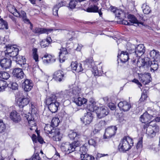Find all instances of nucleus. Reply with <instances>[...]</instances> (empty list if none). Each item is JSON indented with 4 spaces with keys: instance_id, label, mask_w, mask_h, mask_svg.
I'll list each match as a JSON object with an SVG mask.
<instances>
[{
    "instance_id": "c756f323",
    "label": "nucleus",
    "mask_w": 160,
    "mask_h": 160,
    "mask_svg": "<svg viewBox=\"0 0 160 160\" xmlns=\"http://www.w3.org/2000/svg\"><path fill=\"white\" fill-rule=\"evenodd\" d=\"M115 15L116 17L120 20H123L128 15V13H125L123 11L120 9H117Z\"/></svg>"
},
{
    "instance_id": "49530a36",
    "label": "nucleus",
    "mask_w": 160,
    "mask_h": 160,
    "mask_svg": "<svg viewBox=\"0 0 160 160\" xmlns=\"http://www.w3.org/2000/svg\"><path fill=\"white\" fill-rule=\"evenodd\" d=\"M106 125V122L102 120L100 121L97 125H96V128H99L100 129H101Z\"/></svg>"
},
{
    "instance_id": "f704fd0d",
    "label": "nucleus",
    "mask_w": 160,
    "mask_h": 160,
    "mask_svg": "<svg viewBox=\"0 0 160 160\" xmlns=\"http://www.w3.org/2000/svg\"><path fill=\"white\" fill-rule=\"evenodd\" d=\"M8 86V84L6 81L0 80V92H3L5 91Z\"/></svg>"
},
{
    "instance_id": "09e8293b",
    "label": "nucleus",
    "mask_w": 160,
    "mask_h": 160,
    "mask_svg": "<svg viewBox=\"0 0 160 160\" xmlns=\"http://www.w3.org/2000/svg\"><path fill=\"white\" fill-rule=\"evenodd\" d=\"M32 140L33 141V142L34 144V148L35 150L36 149V148H37L36 144L38 142L37 140L36 136L34 134H32Z\"/></svg>"
},
{
    "instance_id": "052dcab7",
    "label": "nucleus",
    "mask_w": 160,
    "mask_h": 160,
    "mask_svg": "<svg viewBox=\"0 0 160 160\" xmlns=\"http://www.w3.org/2000/svg\"><path fill=\"white\" fill-rule=\"evenodd\" d=\"M132 81L133 82H134L135 83L137 84V85H138V87L140 88L141 89V87L142 86V85L141 84V83L140 82H139L138 80L136 79H134ZM141 90H142V89H141Z\"/></svg>"
},
{
    "instance_id": "37998d69",
    "label": "nucleus",
    "mask_w": 160,
    "mask_h": 160,
    "mask_svg": "<svg viewBox=\"0 0 160 160\" xmlns=\"http://www.w3.org/2000/svg\"><path fill=\"white\" fill-rule=\"evenodd\" d=\"M92 72L94 75L96 76H101L102 73V71L100 70L99 71L96 67H95L92 68Z\"/></svg>"
},
{
    "instance_id": "f8f14e48",
    "label": "nucleus",
    "mask_w": 160,
    "mask_h": 160,
    "mask_svg": "<svg viewBox=\"0 0 160 160\" xmlns=\"http://www.w3.org/2000/svg\"><path fill=\"white\" fill-rule=\"evenodd\" d=\"M128 19L129 20L128 22L127 20H124V19L122 20V23L125 25H131L133 24H137L138 25L139 24H142V23L138 21L135 16L129 14L127 15Z\"/></svg>"
},
{
    "instance_id": "338daca9",
    "label": "nucleus",
    "mask_w": 160,
    "mask_h": 160,
    "mask_svg": "<svg viewBox=\"0 0 160 160\" xmlns=\"http://www.w3.org/2000/svg\"><path fill=\"white\" fill-rule=\"evenodd\" d=\"M101 9L102 8H101L99 9H98V12H98V14H99V16L100 17H102V13L101 12Z\"/></svg>"
},
{
    "instance_id": "20e7f679",
    "label": "nucleus",
    "mask_w": 160,
    "mask_h": 160,
    "mask_svg": "<svg viewBox=\"0 0 160 160\" xmlns=\"http://www.w3.org/2000/svg\"><path fill=\"white\" fill-rule=\"evenodd\" d=\"M133 145L132 139L129 137L125 136L121 140L118 147V149L120 152H125L131 149Z\"/></svg>"
},
{
    "instance_id": "f03ea898",
    "label": "nucleus",
    "mask_w": 160,
    "mask_h": 160,
    "mask_svg": "<svg viewBox=\"0 0 160 160\" xmlns=\"http://www.w3.org/2000/svg\"><path fill=\"white\" fill-rule=\"evenodd\" d=\"M64 91L67 92L64 96L66 99H72L73 102L78 106H81L87 102V99L78 97L81 93V89L78 86L73 85L72 88L68 90H66Z\"/></svg>"
},
{
    "instance_id": "423d86ee",
    "label": "nucleus",
    "mask_w": 160,
    "mask_h": 160,
    "mask_svg": "<svg viewBox=\"0 0 160 160\" xmlns=\"http://www.w3.org/2000/svg\"><path fill=\"white\" fill-rule=\"evenodd\" d=\"M137 64L139 65V63L141 65L139 67L146 66L147 67L148 65L150 64L151 67V71H154L157 70L158 65V62L155 60L150 61V59L148 57H145L144 58H139L137 61Z\"/></svg>"
},
{
    "instance_id": "6e6d98bb",
    "label": "nucleus",
    "mask_w": 160,
    "mask_h": 160,
    "mask_svg": "<svg viewBox=\"0 0 160 160\" xmlns=\"http://www.w3.org/2000/svg\"><path fill=\"white\" fill-rule=\"evenodd\" d=\"M18 85L16 82H12L11 84V88L14 90H16L18 89Z\"/></svg>"
},
{
    "instance_id": "e2e57ef3",
    "label": "nucleus",
    "mask_w": 160,
    "mask_h": 160,
    "mask_svg": "<svg viewBox=\"0 0 160 160\" xmlns=\"http://www.w3.org/2000/svg\"><path fill=\"white\" fill-rule=\"evenodd\" d=\"M53 157V158H55V159H58L60 158V155L57 151H56Z\"/></svg>"
},
{
    "instance_id": "680f3d73",
    "label": "nucleus",
    "mask_w": 160,
    "mask_h": 160,
    "mask_svg": "<svg viewBox=\"0 0 160 160\" xmlns=\"http://www.w3.org/2000/svg\"><path fill=\"white\" fill-rule=\"evenodd\" d=\"M38 134V137H37V140L40 143L42 144L43 142V138L39 136L38 134Z\"/></svg>"
},
{
    "instance_id": "a878e982",
    "label": "nucleus",
    "mask_w": 160,
    "mask_h": 160,
    "mask_svg": "<svg viewBox=\"0 0 160 160\" xmlns=\"http://www.w3.org/2000/svg\"><path fill=\"white\" fill-rule=\"evenodd\" d=\"M153 118V116L146 112L141 116L140 120L142 123H146L151 120Z\"/></svg>"
},
{
    "instance_id": "7c9ffc66",
    "label": "nucleus",
    "mask_w": 160,
    "mask_h": 160,
    "mask_svg": "<svg viewBox=\"0 0 160 160\" xmlns=\"http://www.w3.org/2000/svg\"><path fill=\"white\" fill-rule=\"evenodd\" d=\"M44 63L47 64L53 62L55 61V58L54 56H52L50 55H45L42 58Z\"/></svg>"
},
{
    "instance_id": "412c9836",
    "label": "nucleus",
    "mask_w": 160,
    "mask_h": 160,
    "mask_svg": "<svg viewBox=\"0 0 160 160\" xmlns=\"http://www.w3.org/2000/svg\"><path fill=\"white\" fill-rule=\"evenodd\" d=\"M12 74L15 77L19 79L23 78L24 74L22 69L19 68H16L13 69Z\"/></svg>"
},
{
    "instance_id": "c85d7f7f",
    "label": "nucleus",
    "mask_w": 160,
    "mask_h": 160,
    "mask_svg": "<svg viewBox=\"0 0 160 160\" xmlns=\"http://www.w3.org/2000/svg\"><path fill=\"white\" fill-rule=\"evenodd\" d=\"M23 86L25 91L29 92L32 88L33 84L31 80L29 79H26L23 83Z\"/></svg>"
},
{
    "instance_id": "cd10ccee",
    "label": "nucleus",
    "mask_w": 160,
    "mask_h": 160,
    "mask_svg": "<svg viewBox=\"0 0 160 160\" xmlns=\"http://www.w3.org/2000/svg\"><path fill=\"white\" fill-rule=\"evenodd\" d=\"M15 61L17 63L20 65L22 68H25L27 66L26 63V59L24 57L21 56H19L17 57Z\"/></svg>"
},
{
    "instance_id": "0eeeda50",
    "label": "nucleus",
    "mask_w": 160,
    "mask_h": 160,
    "mask_svg": "<svg viewBox=\"0 0 160 160\" xmlns=\"http://www.w3.org/2000/svg\"><path fill=\"white\" fill-rule=\"evenodd\" d=\"M79 142L74 141L70 143L68 142L62 143L61 145V149L62 152H65L66 154H69L75 150L76 148L79 146Z\"/></svg>"
},
{
    "instance_id": "7ed1b4c3",
    "label": "nucleus",
    "mask_w": 160,
    "mask_h": 160,
    "mask_svg": "<svg viewBox=\"0 0 160 160\" xmlns=\"http://www.w3.org/2000/svg\"><path fill=\"white\" fill-rule=\"evenodd\" d=\"M88 108L90 112H95L97 117L101 118L106 116L109 113V110L105 106L98 107L96 106V103L93 99L89 101Z\"/></svg>"
},
{
    "instance_id": "6e6552de",
    "label": "nucleus",
    "mask_w": 160,
    "mask_h": 160,
    "mask_svg": "<svg viewBox=\"0 0 160 160\" xmlns=\"http://www.w3.org/2000/svg\"><path fill=\"white\" fill-rule=\"evenodd\" d=\"M11 8L12 9V12L10 11L11 13H12L13 15L17 17H19L21 18L22 21L24 23L30 24V28L32 29V25L29 19H28L27 17L26 13L25 11L23 10H21L20 12L18 11V10L16 9L14 6H12Z\"/></svg>"
},
{
    "instance_id": "bf43d9fd",
    "label": "nucleus",
    "mask_w": 160,
    "mask_h": 160,
    "mask_svg": "<svg viewBox=\"0 0 160 160\" xmlns=\"http://www.w3.org/2000/svg\"><path fill=\"white\" fill-rule=\"evenodd\" d=\"M88 143L89 145L94 146L96 145V142L94 139L92 138L88 140Z\"/></svg>"
},
{
    "instance_id": "0e129e2a",
    "label": "nucleus",
    "mask_w": 160,
    "mask_h": 160,
    "mask_svg": "<svg viewBox=\"0 0 160 160\" xmlns=\"http://www.w3.org/2000/svg\"><path fill=\"white\" fill-rule=\"evenodd\" d=\"M110 8L111 11L114 14H115V13H116V11H117V9H118L117 8H116L112 6H111Z\"/></svg>"
},
{
    "instance_id": "2f4dec72",
    "label": "nucleus",
    "mask_w": 160,
    "mask_h": 160,
    "mask_svg": "<svg viewBox=\"0 0 160 160\" xmlns=\"http://www.w3.org/2000/svg\"><path fill=\"white\" fill-rule=\"evenodd\" d=\"M149 54L151 58L150 59H152L153 60H155L156 59H160V53L158 51L153 49L150 51ZM149 59H150V58Z\"/></svg>"
},
{
    "instance_id": "a18cd8bd",
    "label": "nucleus",
    "mask_w": 160,
    "mask_h": 160,
    "mask_svg": "<svg viewBox=\"0 0 160 160\" xmlns=\"http://www.w3.org/2000/svg\"><path fill=\"white\" fill-rule=\"evenodd\" d=\"M6 129V126L3 121L0 119V132H4Z\"/></svg>"
},
{
    "instance_id": "864d4df0",
    "label": "nucleus",
    "mask_w": 160,
    "mask_h": 160,
    "mask_svg": "<svg viewBox=\"0 0 160 160\" xmlns=\"http://www.w3.org/2000/svg\"><path fill=\"white\" fill-rule=\"evenodd\" d=\"M59 8L55 6H54L53 9V14L55 16H58V12Z\"/></svg>"
},
{
    "instance_id": "9b49d317",
    "label": "nucleus",
    "mask_w": 160,
    "mask_h": 160,
    "mask_svg": "<svg viewBox=\"0 0 160 160\" xmlns=\"http://www.w3.org/2000/svg\"><path fill=\"white\" fill-rule=\"evenodd\" d=\"M117 128L116 126H112L107 128L105 131L103 138L104 139H109L114 136Z\"/></svg>"
},
{
    "instance_id": "5701e85b",
    "label": "nucleus",
    "mask_w": 160,
    "mask_h": 160,
    "mask_svg": "<svg viewBox=\"0 0 160 160\" xmlns=\"http://www.w3.org/2000/svg\"><path fill=\"white\" fill-rule=\"evenodd\" d=\"M68 54V53L66 48H62L60 49L59 55L60 62H63L65 61V60L67 59Z\"/></svg>"
},
{
    "instance_id": "603ef678",
    "label": "nucleus",
    "mask_w": 160,
    "mask_h": 160,
    "mask_svg": "<svg viewBox=\"0 0 160 160\" xmlns=\"http://www.w3.org/2000/svg\"><path fill=\"white\" fill-rule=\"evenodd\" d=\"M66 4V2L65 1H61L55 6L58 8L61 7L65 6Z\"/></svg>"
},
{
    "instance_id": "39448f33",
    "label": "nucleus",
    "mask_w": 160,
    "mask_h": 160,
    "mask_svg": "<svg viewBox=\"0 0 160 160\" xmlns=\"http://www.w3.org/2000/svg\"><path fill=\"white\" fill-rule=\"evenodd\" d=\"M142 130L143 132H146L148 138H151L154 137L156 133L159 132V127L156 123L153 125L147 123L143 125Z\"/></svg>"
},
{
    "instance_id": "f3484780",
    "label": "nucleus",
    "mask_w": 160,
    "mask_h": 160,
    "mask_svg": "<svg viewBox=\"0 0 160 160\" xmlns=\"http://www.w3.org/2000/svg\"><path fill=\"white\" fill-rule=\"evenodd\" d=\"M9 118L11 120L16 123L19 122L21 120L20 114L16 110H12L10 113Z\"/></svg>"
},
{
    "instance_id": "f257e3e1",
    "label": "nucleus",
    "mask_w": 160,
    "mask_h": 160,
    "mask_svg": "<svg viewBox=\"0 0 160 160\" xmlns=\"http://www.w3.org/2000/svg\"><path fill=\"white\" fill-rule=\"evenodd\" d=\"M66 93V91H62L55 95L52 94L49 97L46 98L45 102L51 112H56L59 108L60 103L63 102L66 100L64 97Z\"/></svg>"
},
{
    "instance_id": "ea45409f",
    "label": "nucleus",
    "mask_w": 160,
    "mask_h": 160,
    "mask_svg": "<svg viewBox=\"0 0 160 160\" xmlns=\"http://www.w3.org/2000/svg\"><path fill=\"white\" fill-rule=\"evenodd\" d=\"M10 77V75L8 72L4 71H0V78L7 80Z\"/></svg>"
},
{
    "instance_id": "1a4fd4ad",
    "label": "nucleus",
    "mask_w": 160,
    "mask_h": 160,
    "mask_svg": "<svg viewBox=\"0 0 160 160\" xmlns=\"http://www.w3.org/2000/svg\"><path fill=\"white\" fill-rule=\"evenodd\" d=\"M6 47V51L5 52L6 56L12 58L13 60H14L18 55V49L9 45L7 46Z\"/></svg>"
},
{
    "instance_id": "a211bd4d",
    "label": "nucleus",
    "mask_w": 160,
    "mask_h": 160,
    "mask_svg": "<svg viewBox=\"0 0 160 160\" xmlns=\"http://www.w3.org/2000/svg\"><path fill=\"white\" fill-rule=\"evenodd\" d=\"M30 101V100L28 97H25L24 96L22 98H19L17 100V103L19 108L22 109L29 103Z\"/></svg>"
},
{
    "instance_id": "ddd939ff",
    "label": "nucleus",
    "mask_w": 160,
    "mask_h": 160,
    "mask_svg": "<svg viewBox=\"0 0 160 160\" xmlns=\"http://www.w3.org/2000/svg\"><path fill=\"white\" fill-rule=\"evenodd\" d=\"M24 117L27 120L29 126L31 127L30 128L31 130H35L37 128L36 124L32 114L30 113L24 114Z\"/></svg>"
},
{
    "instance_id": "aec40b11",
    "label": "nucleus",
    "mask_w": 160,
    "mask_h": 160,
    "mask_svg": "<svg viewBox=\"0 0 160 160\" xmlns=\"http://www.w3.org/2000/svg\"><path fill=\"white\" fill-rule=\"evenodd\" d=\"M0 63L2 68L6 69L9 68L11 67L12 61L10 59L4 58L1 59Z\"/></svg>"
},
{
    "instance_id": "2eb2a0df",
    "label": "nucleus",
    "mask_w": 160,
    "mask_h": 160,
    "mask_svg": "<svg viewBox=\"0 0 160 160\" xmlns=\"http://www.w3.org/2000/svg\"><path fill=\"white\" fill-rule=\"evenodd\" d=\"M93 119V116L91 112L85 113L83 117L81 118L82 122L86 125H89Z\"/></svg>"
},
{
    "instance_id": "393cba45",
    "label": "nucleus",
    "mask_w": 160,
    "mask_h": 160,
    "mask_svg": "<svg viewBox=\"0 0 160 160\" xmlns=\"http://www.w3.org/2000/svg\"><path fill=\"white\" fill-rule=\"evenodd\" d=\"M131 54L129 55L126 51H122L120 54H118V60L119 59L123 63L125 62L128 60L130 57L132 56L131 55Z\"/></svg>"
},
{
    "instance_id": "5fc2aeb1",
    "label": "nucleus",
    "mask_w": 160,
    "mask_h": 160,
    "mask_svg": "<svg viewBox=\"0 0 160 160\" xmlns=\"http://www.w3.org/2000/svg\"><path fill=\"white\" fill-rule=\"evenodd\" d=\"M147 97V95L144 93V92L143 91V93H142V94L141 96L139 99V101L142 102L144 101Z\"/></svg>"
},
{
    "instance_id": "69168bd1",
    "label": "nucleus",
    "mask_w": 160,
    "mask_h": 160,
    "mask_svg": "<svg viewBox=\"0 0 160 160\" xmlns=\"http://www.w3.org/2000/svg\"><path fill=\"white\" fill-rule=\"evenodd\" d=\"M82 47V46L81 44H78V46L77 48H76V50L78 51H79L81 50Z\"/></svg>"
},
{
    "instance_id": "13d9d810",
    "label": "nucleus",
    "mask_w": 160,
    "mask_h": 160,
    "mask_svg": "<svg viewBox=\"0 0 160 160\" xmlns=\"http://www.w3.org/2000/svg\"><path fill=\"white\" fill-rule=\"evenodd\" d=\"M108 107L111 110H113L116 109V106L113 103H108Z\"/></svg>"
},
{
    "instance_id": "473e14b6",
    "label": "nucleus",
    "mask_w": 160,
    "mask_h": 160,
    "mask_svg": "<svg viewBox=\"0 0 160 160\" xmlns=\"http://www.w3.org/2000/svg\"><path fill=\"white\" fill-rule=\"evenodd\" d=\"M52 40L50 37H47L46 39L42 40L40 42V45L42 48H44L48 46L52 42Z\"/></svg>"
},
{
    "instance_id": "4d7b16f0",
    "label": "nucleus",
    "mask_w": 160,
    "mask_h": 160,
    "mask_svg": "<svg viewBox=\"0 0 160 160\" xmlns=\"http://www.w3.org/2000/svg\"><path fill=\"white\" fill-rule=\"evenodd\" d=\"M106 156H108V154H101L100 153H98L97 155V157H96V159L97 160H98L100 158Z\"/></svg>"
},
{
    "instance_id": "4be33fe9",
    "label": "nucleus",
    "mask_w": 160,
    "mask_h": 160,
    "mask_svg": "<svg viewBox=\"0 0 160 160\" xmlns=\"http://www.w3.org/2000/svg\"><path fill=\"white\" fill-rule=\"evenodd\" d=\"M118 106L120 110L124 112L128 111L131 108L130 104L126 101L120 102L118 103Z\"/></svg>"
},
{
    "instance_id": "bb28decb",
    "label": "nucleus",
    "mask_w": 160,
    "mask_h": 160,
    "mask_svg": "<svg viewBox=\"0 0 160 160\" xmlns=\"http://www.w3.org/2000/svg\"><path fill=\"white\" fill-rule=\"evenodd\" d=\"M71 66L72 70L75 71L77 72H81L83 70L81 64L78 63L76 61L72 62L71 63Z\"/></svg>"
},
{
    "instance_id": "b1692460",
    "label": "nucleus",
    "mask_w": 160,
    "mask_h": 160,
    "mask_svg": "<svg viewBox=\"0 0 160 160\" xmlns=\"http://www.w3.org/2000/svg\"><path fill=\"white\" fill-rule=\"evenodd\" d=\"M51 136L53 140L56 141H60L62 138V135L60 133L59 129L58 128L53 129L51 133Z\"/></svg>"
},
{
    "instance_id": "3c124183",
    "label": "nucleus",
    "mask_w": 160,
    "mask_h": 160,
    "mask_svg": "<svg viewBox=\"0 0 160 160\" xmlns=\"http://www.w3.org/2000/svg\"><path fill=\"white\" fill-rule=\"evenodd\" d=\"M32 160H42L38 153L33 154L32 157Z\"/></svg>"
},
{
    "instance_id": "a19ab883",
    "label": "nucleus",
    "mask_w": 160,
    "mask_h": 160,
    "mask_svg": "<svg viewBox=\"0 0 160 160\" xmlns=\"http://www.w3.org/2000/svg\"><path fill=\"white\" fill-rule=\"evenodd\" d=\"M79 134L78 133L73 131H71L68 134L69 138L71 139L72 140L74 139L75 138H77Z\"/></svg>"
},
{
    "instance_id": "c9c22d12",
    "label": "nucleus",
    "mask_w": 160,
    "mask_h": 160,
    "mask_svg": "<svg viewBox=\"0 0 160 160\" xmlns=\"http://www.w3.org/2000/svg\"><path fill=\"white\" fill-rule=\"evenodd\" d=\"M80 158L83 160H95V158L91 155L88 154H82L80 155Z\"/></svg>"
},
{
    "instance_id": "8fccbe9b",
    "label": "nucleus",
    "mask_w": 160,
    "mask_h": 160,
    "mask_svg": "<svg viewBox=\"0 0 160 160\" xmlns=\"http://www.w3.org/2000/svg\"><path fill=\"white\" fill-rule=\"evenodd\" d=\"M142 138L141 137L140 139L138 142L137 146L136 148L138 149L139 148H141L142 147Z\"/></svg>"
},
{
    "instance_id": "dca6fc26",
    "label": "nucleus",
    "mask_w": 160,
    "mask_h": 160,
    "mask_svg": "<svg viewBox=\"0 0 160 160\" xmlns=\"http://www.w3.org/2000/svg\"><path fill=\"white\" fill-rule=\"evenodd\" d=\"M139 79L140 81L145 85L149 83L152 79L151 75L148 73L140 74L139 75Z\"/></svg>"
},
{
    "instance_id": "c03bdc74",
    "label": "nucleus",
    "mask_w": 160,
    "mask_h": 160,
    "mask_svg": "<svg viewBox=\"0 0 160 160\" xmlns=\"http://www.w3.org/2000/svg\"><path fill=\"white\" fill-rule=\"evenodd\" d=\"M33 57L36 62L38 61V56L37 53L38 50L36 48H33L32 50Z\"/></svg>"
},
{
    "instance_id": "79ce46f5",
    "label": "nucleus",
    "mask_w": 160,
    "mask_h": 160,
    "mask_svg": "<svg viewBox=\"0 0 160 160\" xmlns=\"http://www.w3.org/2000/svg\"><path fill=\"white\" fill-rule=\"evenodd\" d=\"M53 128L50 125H47L44 128V131L46 133L48 134H51V133L52 132L53 130Z\"/></svg>"
},
{
    "instance_id": "4c0bfd02",
    "label": "nucleus",
    "mask_w": 160,
    "mask_h": 160,
    "mask_svg": "<svg viewBox=\"0 0 160 160\" xmlns=\"http://www.w3.org/2000/svg\"><path fill=\"white\" fill-rule=\"evenodd\" d=\"M8 28L7 22L2 18L0 19V29H7Z\"/></svg>"
},
{
    "instance_id": "9d476101",
    "label": "nucleus",
    "mask_w": 160,
    "mask_h": 160,
    "mask_svg": "<svg viewBox=\"0 0 160 160\" xmlns=\"http://www.w3.org/2000/svg\"><path fill=\"white\" fill-rule=\"evenodd\" d=\"M64 29H56L55 28H36L33 29V32L35 33L39 34H42V33H47L48 34L53 31H58V32L59 33L62 32V31H64Z\"/></svg>"
},
{
    "instance_id": "774afa93",
    "label": "nucleus",
    "mask_w": 160,
    "mask_h": 160,
    "mask_svg": "<svg viewBox=\"0 0 160 160\" xmlns=\"http://www.w3.org/2000/svg\"><path fill=\"white\" fill-rule=\"evenodd\" d=\"M155 121L157 122H160V117L156 118L155 119Z\"/></svg>"
},
{
    "instance_id": "de8ad7c7",
    "label": "nucleus",
    "mask_w": 160,
    "mask_h": 160,
    "mask_svg": "<svg viewBox=\"0 0 160 160\" xmlns=\"http://www.w3.org/2000/svg\"><path fill=\"white\" fill-rule=\"evenodd\" d=\"M77 3L76 0H71L69 3V8L71 9H73L75 8Z\"/></svg>"
},
{
    "instance_id": "e433bc0d",
    "label": "nucleus",
    "mask_w": 160,
    "mask_h": 160,
    "mask_svg": "<svg viewBox=\"0 0 160 160\" xmlns=\"http://www.w3.org/2000/svg\"><path fill=\"white\" fill-rule=\"evenodd\" d=\"M142 8L143 12L145 14H148L151 11L150 8L147 5V3H144L142 5Z\"/></svg>"
},
{
    "instance_id": "4468645a",
    "label": "nucleus",
    "mask_w": 160,
    "mask_h": 160,
    "mask_svg": "<svg viewBox=\"0 0 160 160\" xmlns=\"http://www.w3.org/2000/svg\"><path fill=\"white\" fill-rule=\"evenodd\" d=\"M145 51V47L143 45L140 44L137 46V47L135 48L134 52L130 55L135 56V57H137L138 56L140 57L143 55Z\"/></svg>"
},
{
    "instance_id": "72a5a7b5",
    "label": "nucleus",
    "mask_w": 160,
    "mask_h": 160,
    "mask_svg": "<svg viewBox=\"0 0 160 160\" xmlns=\"http://www.w3.org/2000/svg\"><path fill=\"white\" fill-rule=\"evenodd\" d=\"M98 7L95 5L90 6L86 9V11L89 12H97L98 10Z\"/></svg>"
},
{
    "instance_id": "6ab92c4d",
    "label": "nucleus",
    "mask_w": 160,
    "mask_h": 160,
    "mask_svg": "<svg viewBox=\"0 0 160 160\" xmlns=\"http://www.w3.org/2000/svg\"><path fill=\"white\" fill-rule=\"evenodd\" d=\"M64 74L61 70L55 72L53 74V79L57 82H60L64 80Z\"/></svg>"
},
{
    "instance_id": "58836bf2",
    "label": "nucleus",
    "mask_w": 160,
    "mask_h": 160,
    "mask_svg": "<svg viewBox=\"0 0 160 160\" xmlns=\"http://www.w3.org/2000/svg\"><path fill=\"white\" fill-rule=\"evenodd\" d=\"M60 121L59 118L57 117H54L52 118L50 125L53 128L58 126L59 124Z\"/></svg>"
}]
</instances>
